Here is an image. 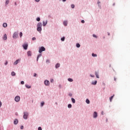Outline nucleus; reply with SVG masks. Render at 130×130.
I'll use <instances>...</instances> for the list:
<instances>
[{"label":"nucleus","mask_w":130,"mask_h":130,"mask_svg":"<svg viewBox=\"0 0 130 130\" xmlns=\"http://www.w3.org/2000/svg\"><path fill=\"white\" fill-rule=\"evenodd\" d=\"M43 23L44 26H46V25H47V20H46V21H43Z\"/></svg>","instance_id":"obj_12"},{"label":"nucleus","mask_w":130,"mask_h":130,"mask_svg":"<svg viewBox=\"0 0 130 130\" xmlns=\"http://www.w3.org/2000/svg\"><path fill=\"white\" fill-rule=\"evenodd\" d=\"M9 2H10V0H6V5H9Z\"/></svg>","instance_id":"obj_29"},{"label":"nucleus","mask_w":130,"mask_h":130,"mask_svg":"<svg viewBox=\"0 0 130 130\" xmlns=\"http://www.w3.org/2000/svg\"><path fill=\"white\" fill-rule=\"evenodd\" d=\"M37 74H36V73H34V77H36Z\"/></svg>","instance_id":"obj_41"},{"label":"nucleus","mask_w":130,"mask_h":130,"mask_svg":"<svg viewBox=\"0 0 130 130\" xmlns=\"http://www.w3.org/2000/svg\"><path fill=\"white\" fill-rule=\"evenodd\" d=\"M95 76H96V78H98V79H99V75H98V74H97V72H95Z\"/></svg>","instance_id":"obj_27"},{"label":"nucleus","mask_w":130,"mask_h":130,"mask_svg":"<svg viewBox=\"0 0 130 130\" xmlns=\"http://www.w3.org/2000/svg\"><path fill=\"white\" fill-rule=\"evenodd\" d=\"M71 8L72 9H75V5H74V4L71 5Z\"/></svg>","instance_id":"obj_28"},{"label":"nucleus","mask_w":130,"mask_h":130,"mask_svg":"<svg viewBox=\"0 0 130 130\" xmlns=\"http://www.w3.org/2000/svg\"><path fill=\"white\" fill-rule=\"evenodd\" d=\"M42 55L41 54H40V55H39L38 56L37 58V61H38V59H39V57H40V56H42Z\"/></svg>","instance_id":"obj_22"},{"label":"nucleus","mask_w":130,"mask_h":130,"mask_svg":"<svg viewBox=\"0 0 130 130\" xmlns=\"http://www.w3.org/2000/svg\"><path fill=\"white\" fill-rule=\"evenodd\" d=\"M93 37H95V38H97V36L95 35H93Z\"/></svg>","instance_id":"obj_38"},{"label":"nucleus","mask_w":130,"mask_h":130,"mask_svg":"<svg viewBox=\"0 0 130 130\" xmlns=\"http://www.w3.org/2000/svg\"><path fill=\"white\" fill-rule=\"evenodd\" d=\"M3 27H4V28H6V27H8V24L6 23H4Z\"/></svg>","instance_id":"obj_17"},{"label":"nucleus","mask_w":130,"mask_h":130,"mask_svg":"<svg viewBox=\"0 0 130 130\" xmlns=\"http://www.w3.org/2000/svg\"><path fill=\"white\" fill-rule=\"evenodd\" d=\"M71 100H72L73 103H76V100L74 98H72L71 99Z\"/></svg>","instance_id":"obj_20"},{"label":"nucleus","mask_w":130,"mask_h":130,"mask_svg":"<svg viewBox=\"0 0 130 130\" xmlns=\"http://www.w3.org/2000/svg\"><path fill=\"white\" fill-rule=\"evenodd\" d=\"M20 60H21V59H18L16 60L15 61L14 64H15V65L18 64L19 63V62H20Z\"/></svg>","instance_id":"obj_6"},{"label":"nucleus","mask_w":130,"mask_h":130,"mask_svg":"<svg viewBox=\"0 0 130 130\" xmlns=\"http://www.w3.org/2000/svg\"><path fill=\"white\" fill-rule=\"evenodd\" d=\"M42 24L40 22L38 23L37 24V31L39 32H41L42 31Z\"/></svg>","instance_id":"obj_1"},{"label":"nucleus","mask_w":130,"mask_h":130,"mask_svg":"<svg viewBox=\"0 0 130 130\" xmlns=\"http://www.w3.org/2000/svg\"><path fill=\"white\" fill-rule=\"evenodd\" d=\"M63 25H64V26H67L68 25V21H64Z\"/></svg>","instance_id":"obj_14"},{"label":"nucleus","mask_w":130,"mask_h":130,"mask_svg":"<svg viewBox=\"0 0 130 130\" xmlns=\"http://www.w3.org/2000/svg\"><path fill=\"white\" fill-rule=\"evenodd\" d=\"M104 113V112H102V114L103 115V114Z\"/></svg>","instance_id":"obj_50"},{"label":"nucleus","mask_w":130,"mask_h":130,"mask_svg":"<svg viewBox=\"0 0 130 130\" xmlns=\"http://www.w3.org/2000/svg\"><path fill=\"white\" fill-rule=\"evenodd\" d=\"M50 82L51 83H52V82H53V79H51Z\"/></svg>","instance_id":"obj_43"},{"label":"nucleus","mask_w":130,"mask_h":130,"mask_svg":"<svg viewBox=\"0 0 130 130\" xmlns=\"http://www.w3.org/2000/svg\"><path fill=\"white\" fill-rule=\"evenodd\" d=\"M38 130H42V128H41V127H39L38 128Z\"/></svg>","instance_id":"obj_39"},{"label":"nucleus","mask_w":130,"mask_h":130,"mask_svg":"<svg viewBox=\"0 0 130 130\" xmlns=\"http://www.w3.org/2000/svg\"><path fill=\"white\" fill-rule=\"evenodd\" d=\"M91 77H92V78L94 77V76L93 75H90Z\"/></svg>","instance_id":"obj_51"},{"label":"nucleus","mask_w":130,"mask_h":130,"mask_svg":"<svg viewBox=\"0 0 130 130\" xmlns=\"http://www.w3.org/2000/svg\"><path fill=\"white\" fill-rule=\"evenodd\" d=\"M3 39H4V40H7V39H8V37H7L6 34L4 35V36L3 37Z\"/></svg>","instance_id":"obj_10"},{"label":"nucleus","mask_w":130,"mask_h":130,"mask_svg":"<svg viewBox=\"0 0 130 130\" xmlns=\"http://www.w3.org/2000/svg\"><path fill=\"white\" fill-rule=\"evenodd\" d=\"M23 47L24 49L26 50L27 48H28V44H25L23 45Z\"/></svg>","instance_id":"obj_4"},{"label":"nucleus","mask_w":130,"mask_h":130,"mask_svg":"<svg viewBox=\"0 0 130 130\" xmlns=\"http://www.w3.org/2000/svg\"><path fill=\"white\" fill-rule=\"evenodd\" d=\"M103 84L104 86H105V83H103Z\"/></svg>","instance_id":"obj_52"},{"label":"nucleus","mask_w":130,"mask_h":130,"mask_svg":"<svg viewBox=\"0 0 130 130\" xmlns=\"http://www.w3.org/2000/svg\"><path fill=\"white\" fill-rule=\"evenodd\" d=\"M92 56H93L94 57H95V56H97V54H95L94 53H92Z\"/></svg>","instance_id":"obj_31"},{"label":"nucleus","mask_w":130,"mask_h":130,"mask_svg":"<svg viewBox=\"0 0 130 130\" xmlns=\"http://www.w3.org/2000/svg\"><path fill=\"white\" fill-rule=\"evenodd\" d=\"M17 37H18V34L17 32H15L13 34V38H14L15 39H16V38H17Z\"/></svg>","instance_id":"obj_7"},{"label":"nucleus","mask_w":130,"mask_h":130,"mask_svg":"<svg viewBox=\"0 0 130 130\" xmlns=\"http://www.w3.org/2000/svg\"><path fill=\"white\" fill-rule=\"evenodd\" d=\"M26 88H27V89H30L31 88V86L28 85L27 84L25 85Z\"/></svg>","instance_id":"obj_19"},{"label":"nucleus","mask_w":130,"mask_h":130,"mask_svg":"<svg viewBox=\"0 0 130 130\" xmlns=\"http://www.w3.org/2000/svg\"><path fill=\"white\" fill-rule=\"evenodd\" d=\"M59 67H60V64H59L58 63L56 64V65H55L56 69H58V68H59Z\"/></svg>","instance_id":"obj_11"},{"label":"nucleus","mask_w":130,"mask_h":130,"mask_svg":"<svg viewBox=\"0 0 130 130\" xmlns=\"http://www.w3.org/2000/svg\"><path fill=\"white\" fill-rule=\"evenodd\" d=\"M65 38L63 37L61 39V41H64Z\"/></svg>","instance_id":"obj_34"},{"label":"nucleus","mask_w":130,"mask_h":130,"mask_svg":"<svg viewBox=\"0 0 130 130\" xmlns=\"http://www.w3.org/2000/svg\"><path fill=\"white\" fill-rule=\"evenodd\" d=\"M68 107V108H72V105L69 104Z\"/></svg>","instance_id":"obj_30"},{"label":"nucleus","mask_w":130,"mask_h":130,"mask_svg":"<svg viewBox=\"0 0 130 130\" xmlns=\"http://www.w3.org/2000/svg\"><path fill=\"white\" fill-rule=\"evenodd\" d=\"M99 4H100V2H98V4L99 5Z\"/></svg>","instance_id":"obj_47"},{"label":"nucleus","mask_w":130,"mask_h":130,"mask_svg":"<svg viewBox=\"0 0 130 130\" xmlns=\"http://www.w3.org/2000/svg\"><path fill=\"white\" fill-rule=\"evenodd\" d=\"M108 35L109 36V35H110V33L108 32Z\"/></svg>","instance_id":"obj_48"},{"label":"nucleus","mask_w":130,"mask_h":130,"mask_svg":"<svg viewBox=\"0 0 130 130\" xmlns=\"http://www.w3.org/2000/svg\"><path fill=\"white\" fill-rule=\"evenodd\" d=\"M37 21H38V22L40 21V18L38 17V18H37Z\"/></svg>","instance_id":"obj_33"},{"label":"nucleus","mask_w":130,"mask_h":130,"mask_svg":"<svg viewBox=\"0 0 130 130\" xmlns=\"http://www.w3.org/2000/svg\"><path fill=\"white\" fill-rule=\"evenodd\" d=\"M46 62H49V60H47Z\"/></svg>","instance_id":"obj_46"},{"label":"nucleus","mask_w":130,"mask_h":130,"mask_svg":"<svg viewBox=\"0 0 130 130\" xmlns=\"http://www.w3.org/2000/svg\"><path fill=\"white\" fill-rule=\"evenodd\" d=\"M43 105H44V102H43L41 103V106H42H42H43Z\"/></svg>","instance_id":"obj_32"},{"label":"nucleus","mask_w":130,"mask_h":130,"mask_svg":"<svg viewBox=\"0 0 130 130\" xmlns=\"http://www.w3.org/2000/svg\"><path fill=\"white\" fill-rule=\"evenodd\" d=\"M28 115H29V114L27 112H24V115H23V118L24 119H27V117H28Z\"/></svg>","instance_id":"obj_3"},{"label":"nucleus","mask_w":130,"mask_h":130,"mask_svg":"<svg viewBox=\"0 0 130 130\" xmlns=\"http://www.w3.org/2000/svg\"><path fill=\"white\" fill-rule=\"evenodd\" d=\"M24 128V126H21V129H23Z\"/></svg>","instance_id":"obj_42"},{"label":"nucleus","mask_w":130,"mask_h":130,"mask_svg":"<svg viewBox=\"0 0 130 130\" xmlns=\"http://www.w3.org/2000/svg\"><path fill=\"white\" fill-rule=\"evenodd\" d=\"M21 85H24L25 84V82L23 81H22L21 82Z\"/></svg>","instance_id":"obj_35"},{"label":"nucleus","mask_w":130,"mask_h":130,"mask_svg":"<svg viewBox=\"0 0 130 130\" xmlns=\"http://www.w3.org/2000/svg\"><path fill=\"white\" fill-rule=\"evenodd\" d=\"M0 107H2V102H0Z\"/></svg>","instance_id":"obj_44"},{"label":"nucleus","mask_w":130,"mask_h":130,"mask_svg":"<svg viewBox=\"0 0 130 130\" xmlns=\"http://www.w3.org/2000/svg\"><path fill=\"white\" fill-rule=\"evenodd\" d=\"M81 23L84 24V23H85V20H81Z\"/></svg>","instance_id":"obj_36"},{"label":"nucleus","mask_w":130,"mask_h":130,"mask_svg":"<svg viewBox=\"0 0 130 130\" xmlns=\"http://www.w3.org/2000/svg\"><path fill=\"white\" fill-rule=\"evenodd\" d=\"M92 85H96L97 84V80H95L94 82L91 83Z\"/></svg>","instance_id":"obj_15"},{"label":"nucleus","mask_w":130,"mask_h":130,"mask_svg":"<svg viewBox=\"0 0 130 130\" xmlns=\"http://www.w3.org/2000/svg\"><path fill=\"white\" fill-rule=\"evenodd\" d=\"M11 75L13 76H15L16 75V73L15 72H12L11 73Z\"/></svg>","instance_id":"obj_23"},{"label":"nucleus","mask_w":130,"mask_h":130,"mask_svg":"<svg viewBox=\"0 0 130 130\" xmlns=\"http://www.w3.org/2000/svg\"><path fill=\"white\" fill-rule=\"evenodd\" d=\"M40 0H35V1H36V2H40Z\"/></svg>","instance_id":"obj_45"},{"label":"nucleus","mask_w":130,"mask_h":130,"mask_svg":"<svg viewBox=\"0 0 130 130\" xmlns=\"http://www.w3.org/2000/svg\"><path fill=\"white\" fill-rule=\"evenodd\" d=\"M98 116V114L96 112H94L93 113V117L94 118H96Z\"/></svg>","instance_id":"obj_9"},{"label":"nucleus","mask_w":130,"mask_h":130,"mask_svg":"<svg viewBox=\"0 0 130 130\" xmlns=\"http://www.w3.org/2000/svg\"><path fill=\"white\" fill-rule=\"evenodd\" d=\"M86 103L87 104H90V101H89L88 99H86Z\"/></svg>","instance_id":"obj_21"},{"label":"nucleus","mask_w":130,"mask_h":130,"mask_svg":"<svg viewBox=\"0 0 130 130\" xmlns=\"http://www.w3.org/2000/svg\"><path fill=\"white\" fill-rule=\"evenodd\" d=\"M31 54H32V53L31 52V51H29L27 52L28 56H31Z\"/></svg>","instance_id":"obj_13"},{"label":"nucleus","mask_w":130,"mask_h":130,"mask_svg":"<svg viewBox=\"0 0 130 130\" xmlns=\"http://www.w3.org/2000/svg\"><path fill=\"white\" fill-rule=\"evenodd\" d=\"M62 1H63V2H66V0H62Z\"/></svg>","instance_id":"obj_53"},{"label":"nucleus","mask_w":130,"mask_h":130,"mask_svg":"<svg viewBox=\"0 0 130 130\" xmlns=\"http://www.w3.org/2000/svg\"><path fill=\"white\" fill-rule=\"evenodd\" d=\"M5 64V66H7V64H8V61H6Z\"/></svg>","instance_id":"obj_40"},{"label":"nucleus","mask_w":130,"mask_h":130,"mask_svg":"<svg viewBox=\"0 0 130 130\" xmlns=\"http://www.w3.org/2000/svg\"><path fill=\"white\" fill-rule=\"evenodd\" d=\"M20 37H22L23 36V33L22 32H20L19 34Z\"/></svg>","instance_id":"obj_24"},{"label":"nucleus","mask_w":130,"mask_h":130,"mask_svg":"<svg viewBox=\"0 0 130 130\" xmlns=\"http://www.w3.org/2000/svg\"><path fill=\"white\" fill-rule=\"evenodd\" d=\"M32 40L34 41V40H36V38H32Z\"/></svg>","instance_id":"obj_37"},{"label":"nucleus","mask_w":130,"mask_h":130,"mask_svg":"<svg viewBox=\"0 0 130 130\" xmlns=\"http://www.w3.org/2000/svg\"><path fill=\"white\" fill-rule=\"evenodd\" d=\"M15 6H17V3H15Z\"/></svg>","instance_id":"obj_49"},{"label":"nucleus","mask_w":130,"mask_h":130,"mask_svg":"<svg viewBox=\"0 0 130 130\" xmlns=\"http://www.w3.org/2000/svg\"><path fill=\"white\" fill-rule=\"evenodd\" d=\"M44 84L46 85V86H48V85H49V81H48V80H45Z\"/></svg>","instance_id":"obj_8"},{"label":"nucleus","mask_w":130,"mask_h":130,"mask_svg":"<svg viewBox=\"0 0 130 130\" xmlns=\"http://www.w3.org/2000/svg\"><path fill=\"white\" fill-rule=\"evenodd\" d=\"M42 51H45V48H44V47H41L39 49V52L40 53H41V52H42Z\"/></svg>","instance_id":"obj_2"},{"label":"nucleus","mask_w":130,"mask_h":130,"mask_svg":"<svg viewBox=\"0 0 130 130\" xmlns=\"http://www.w3.org/2000/svg\"><path fill=\"white\" fill-rule=\"evenodd\" d=\"M114 80H115V81H116V79L115 78L114 79Z\"/></svg>","instance_id":"obj_54"},{"label":"nucleus","mask_w":130,"mask_h":130,"mask_svg":"<svg viewBox=\"0 0 130 130\" xmlns=\"http://www.w3.org/2000/svg\"><path fill=\"white\" fill-rule=\"evenodd\" d=\"M15 100L16 102H19V101H20V96H17L15 97Z\"/></svg>","instance_id":"obj_5"},{"label":"nucleus","mask_w":130,"mask_h":130,"mask_svg":"<svg viewBox=\"0 0 130 130\" xmlns=\"http://www.w3.org/2000/svg\"><path fill=\"white\" fill-rule=\"evenodd\" d=\"M80 46H81V45H80V44L78 43L76 44V47L79 48L80 47Z\"/></svg>","instance_id":"obj_25"},{"label":"nucleus","mask_w":130,"mask_h":130,"mask_svg":"<svg viewBox=\"0 0 130 130\" xmlns=\"http://www.w3.org/2000/svg\"><path fill=\"white\" fill-rule=\"evenodd\" d=\"M14 124H18V120L15 119L14 121Z\"/></svg>","instance_id":"obj_16"},{"label":"nucleus","mask_w":130,"mask_h":130,"mask_svg":"<svg viewBox=\"0 0 130 130\" xmlns=\"http://www.w3.org/2000/svg\"><path fill=\"white\" fill-rule=\"evenodd\" d=\"M113 97H114V94L110 98V102H111V101H112V99H113Z\"/></svg>","instance_id":"obj_18"},{"label":"nucleus","mask_w":130,"mask_h":130,"mask_svg":"<svg viewBox=\"0 0 130 130\" xmlns=\"http://www.w3.org/2000/svg\"><path fill=\"white\" fill-rule=\"evenodd\" d=\"M68 81L69 82H73V80L72 78H69Z\"/></svg>","instance_id":"obj_26"}]
</instances>
